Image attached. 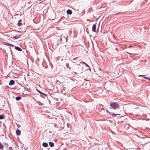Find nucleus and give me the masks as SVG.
Instances as JSON below:
<instances>
[{"instance_id": "nucleus-20", "label": "nucleus", "mask_w": 150, "mask_h": 150, "mask_svg": "<svg viewBox=\"0 0 150 150\" xmlns=\"http://www.w3.org/2000/svg\"><path fill=\"white\" fill-rule=\"evenodd\" d=\"M144 78L146 79H148V80H150V78H149V77H144Z\"/></svg>"}, {"instance_id": "nucleus-28", "label": "nucleus", "mask_w": 150, "mask_h": 150, "mask_svg": "<svg viewBox=\"0 0 150 150\" xmlns=\"http://www.w3.org/2000/svg\"><path fill=\"white\" fill-rule=\"evenodd\" d=\"M56 124H54V126H55V127H56Z\"/></svg>"}, {"instance_id": "nucleus-7", "label": "nucleus", "mask_w": 150, "mask_h": 150, "mask_svg": "<svg viewBox=\"0 0 150 150\" xmlns=\"http://www.w3.org/2000/svg\"><path fill=\"white\" fill-rule=\"evenodd\" d=\"M16 134L17 135L19 136L21 134V131L18 129H17L16 131Z\"/></svg>"}, {"instance_id": "nucleus-26", "label": "nucleus", "mask_w": 150, "mask_h": 150, "mask_svg": "<svg viewBox=\"0 0 150 150\" xmlns=\"http://www.w3.org/2000/svg\"><path fill=\"white\" fill-rule=\"evenodd\" d=\"M77 59V58H75V59H73V60L74 61L75 60V59Z\"/></svg>"}, {"instance_id": "nucleus-16", "label": "nucleus", "mask_w": 150, "mask_h": 150, "mask_svg": "<svg viewBox=\"0 0 150 150\" xmlns=\"http://www.w3.org/2000/svg\"><path fill=\"white\" fill-rule=\"evenodd\" d=\"M4 118L3 115H0V119H2Z\"/></svg>"}, {"instance_id": "nucleus-17", "label": "nucleus", "mask_w": 150, "mask_h": 150, "mask_svg": "<svg viewBox=\"0 0 150 150\" xmlns=\"http://www.w3.org/2000/svg\"><path fill=\"white\" fill-rule=\"evenodd\" d=\"M37 91L38 92H39V93L42 94H43V93H42L40 91L38 90H37Z\"/></svg>"}, {"instance_id": "nucleus-24", "label": "nucleus", "mask_w": 150, "mask_h": 150, "mask_svg": "<svg viewBox=\"0 0 150 150\" xmlns=\"http://www.w3.org/2000/svg\"><path fill=\"white\" fill-rule=\"evenodd\" d=\"M63 132L64 133H67V132H66V131H63Z\"/></svg>"}, {"instance_id": "nucleus-6", "label": "nucleus", "mask_w": 150, "mask_h": 150, "mask_svg": "<svg viewBox=\"0 0 150 150\" xmlns=\"http://www.w3.org/2000/svg\"><path fill=\"white\" fill-rule=\"evenodd\" d=\"M74 63H75L76 64V65H77V66H80V64L81 63V62L80 60H79L78 61H77L76 62H74Z\"/></svg>"}, {"instance_id": "nucleus-27", "label": "nucleus", "mask_w": 150, "mask_h": 150, "mask_svg": "<svg viewBox=\"0 0 150 150\" xmlns=\"http://www.w3.org/2000/svg\"><path fill=\"white\" fill-rule=\"evenodd\" d=\"M132 47V46L131 45H130L129 46V47Z\"/></svg>"}, {"instance_id": "nucleus-8", "label": "nucleus", "mask_w": 150, "mask_h": 150, "mask_svg": "<svg viewBox=\"0 0 150 150\" xmlns=\"http://www.w3.org/2000/svg\"><path fill=\"white\" fill-rule=\"evenodd\" d=\"M67 13L68 14L71 15L72 14V12L71 10L68 9L67 11Z\"/></svg>"}, {"instance_id": "nucleus-5", "label": "nucleus", "mask_w": 150, "mask_h": 150, "mask_svg": "<svg viewBox=\"0 0 150 150\" xmlns=\"http://www.w3.org/2000/svg\"><path fill=\"white\" fill-rule=\"evenodd\" d=\"M14 84V81L13 80H11L9 83L10 86H12Z\"/></svg>"}, {"instance_id": "nucleus-29", "label": "nucleus", "mask_w": 150, "mask_h": 150, "mask_svg": "<svg viewBox=\"0 0 150 150\" xmlns=\"http://www.w3.org/2000/svg\"><path fill=\"white\" fill-rule=\"evenodd\" d=\"M128 53L129 54H132V53H128Z\"/></svg>"}, {"instance_id": "nucleus-15", "label": "nucleus", "mask_w": 150, "mask_h": 150, "mask_svg": "<svg viewBox=\"0 0 150 150\" xmlns=\"http://www.w3.org/2000/svg\"><path fill=\"white\" fill-rule=\"evenodd\" d=\"M21 98V97L20 96H17L16 97V100H19Z\"/></svg>"}, {"instance_id": "nucleus-18", "label": "nucleus", "mask_w": 150, "mask_h": 150, "mask_svg": "<svg viewBox=\"0 0 150 150\" xmlns=\"http://www.w3.org/2000/svg\"><path fill=\"white\" fill-rule=\"evenodd\" d=\"M16 125H17V127H21L20 125L19 124H16Z\"/></svg>"}, {"instance_id": "nucleus-3", "label": "nucleus", "mask_w": 150, "mask_h": 150, "mask_svg": "<svg viewBox=\"0 0 150 150\" xmlns=\"http://www.w3.org/2000/svg\"><path fill=\"white\" fill-rule=\"evenodd\" d=\"M96 28V24H94L93 25L92 28V31L93 32H95Z\"/></svg>"}, {"instance_id": "nucleus-11", "label": "nucleus", "mask_w": 150, "mask_h": 150, "mask_svg": "<svg viewBox=\"0 0 150 150\" xmlns=\"http://www.w3.org/2000/svg\"><path fill=\"white\" fill-rule=\"evenodd\" d=\"M49 144L50 146L52 147L54 146V144L52 142H49Z\"/></svg>"}, {"instance_id": "nucleus-10", "label": "nucleus", "mask_w": 150, "mask_h": 150, "mask_svg": "<svg viewBox=\"0 0 150 150\" xmlns=\"http://www.w3.org/2000/svg\"><path fill=\"white\" fill-rule=\"evenodd\" d=\"M15 48L19 51H21L22 50V49L19 47H15Z\"/></svg>"}, {"instance_id": "nucleus-14", "label": "nucleus", "mask_w": 150, "mask_h": 150, "mask_svg": "<svg viewBox=\"0 0 150 150\" xmlns=\"http://www.w3.org/2000/svg\"><path fill=\"white\" fill-rule=\"evenodd\" d=\"M4 148V146L0 142V149H3Z\"/></svg>"}, {"instance_id": "nucleus-25", "label": "nucleus", "mask_w": 150, "mask_h": 150, "mask_svg": "<svg viewBox=\"0 0 150 150\" xmlns=\"http://www.w3.org/2000/svg\"><path fill=\"white\" fill-rule=\"evenodd\" d=\"M112 115H115V116H116L117 114H112Z\"/></svg>"}, {"instance_id": "nucleus-13", "label": "nucleus", "mask_w": 150, "mask_h": 150, "mask_svg": "<svg viewBox=\"0 0 150 150\" xmlns=\"http://www.w3.org/2000/svg\"><path fill=\"white\" fill-rule=\"evenodd\" d=\"M21 21V20H20L18 21V26H20L22 25V23H21L20 22Z\"/></svg>"}, {"instance_id": "nucleus-9", "label": "nucleus", "mask_w": 150, "mask_h": 150, "mask_svg": "<svg viewBox=\"0 0 150 150\" xmlns=\"http://www.w3.org/2000/svg\"><path fill=\"white\" fill-rule=\"evenodd\" d=\"M42 145L43 146L45 147H47L48 146V144L46 142H44L43 143Z\"/></svg>"}, {"instance_id": "nucleus-19", "label": "nucleus", "mask_w": 150, "mask_h": 150, "mask_svg": "<svg viewBox=\"0 0 150 150\" xmlns=\"http://www.w3.org/2000/svg\"><path fill=\"white\" fill-rule=\"evenodd\" d=\"M8 45H10L11 46L13 47V45L11 44H10V43H8Z\"/></svg>"}, {"instance_id": "nucleus-22", "label": "nucleus", "mask_w": 150, "mask_h": 150, "mask_svg": "<svg viewBox=\"0 0 150 150\" xmlns=\"http://www.w3.org/2000/svg\"><path fill=\"white\" fill-rule=\"evenodd\" d=\"M69 65V64H66V66L67 68H68Z\"/></svg>"}, {"instance_id": "nucleus-1", "label": "nucleus", "mask_w": 150, "mask_h": 150, "mask_svg": "<svg viewBox=\"0 0 150 150\" xmlns=\"http://www.w3.org/2000/svg\"><path fill=\"white\" fill-rule=\"evenodd\" d=\"M73 70L74 71V72L75 73H80L82 71V67H80V66H77L75 67Z\"/></svg>"}, {"instance_id": "nucleus-23", "label": "nucleus", "mask_w": 150, "mask_h": 150, "mask_svg": "<svg viewBox=\"0 0 150 150\" xmlns=\"http://www.w3.org/2000/svg\"><path fill=\"white\" fill-rule=\"evenodd\" d=\"M144 76V75H139L138 76Z\"/></svg>"}, {"instance_id": "nucleus-12", "label": "nucleus", "mask_w": 150, "mask_h": 150, "mask_svg": "<svg viewBox=\"0 0 150 150\" xmlns=\"http://www.w3.org/2000/svg\"><path fill=\"white\" fill-rule=\"evenodd\" d=\"M81 63L82 64H84L85 66H86L87 67H89V68H90V67H89V66L87 64H86V63L83 62H81Z\"/></svg>"}, {"instance_id": "nucleus-4", "label": "nucleus", "mask_w": 150, "mask_h": 150, "mask_svg": "<svg viewBox=\"0 0 150 150\" xmlns=\"http://www.w3.org/2000/svg\"><path fill=\"white\" fill-rule=\"evenodd\" d=\"M21 36L22 35H16L13 37V38H14L15 39H17L19 38H20Z\"/></svg>"}, {"instance_id": "nucleus-21", "label": "nucleus", "mask_w": 150, "mask_h": 150, "mask_svg": "<svg viewBox=\"0 0 150 150\" xmlns=\"http://www.w3.org/2000/svg\"><path fill=\"white\" fill-rule=\"evenodd\" d=\"M59 130H62L63 129V128L62 127H61L59 128Z\"/></svg>"}, {"instance_id": "nucleus-2", "label": "nucleus", "mask_w": 150, "mask_h": 150, "mask_svg": "<svg viewBox=\"0 0 150 150\" xmlns=\"http://www.w3.org/2000/svg\"><path fill=\"white\" fill-rule=\"evenodd\" d=\"M110 108L115 110L119 107V105L116 102H114L110 104Z\"/></svg>"}]
</instances>
